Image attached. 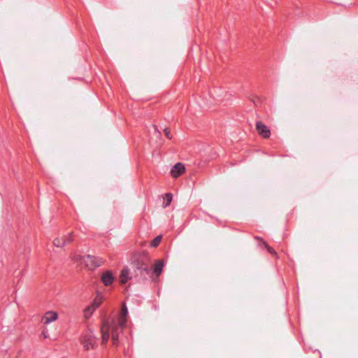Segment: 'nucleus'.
I'll return each instance as SVG.
<instances>
[{
  "instance_id": "1",
  "label": "nucleus",
  "mask_w": 358,
  "mask_h": 358,
  "mask_svg": "<svg viewBox=\"0 0 358 358\" xmlns=\"http://www.w3.org/2000/svg\"><path fill=\"white\" fill-rule=\"evenodd\" d=\"M127 308L125 304H123L117 320H113L112 321L107 320L103 322L101 328L103 344H106L111 336L113 344L117 345L119 334L122 332L123 327L127 323Z\"/></svg>"
},
{
  "instance_id": "2",
  "label": "nucleus",
  "mask_w": 358,
  "mask_h": 358,
  "mask_svg": "<svg viewBox=\"0 0 358 358\" xmlns=\"http://www.w3.org/2000/svg\"><path fill=\"white\" fill-rule=\"evenodd\" d=\"M148 258L145 257L144 259H139L136 262V272L138 275H141L143 278L151 277L152 269L149 264L146 262Z\"/></svg>"
},
{
  "instance_id": "3",
  "label": "nucleus",
  "mask_w": 358,
  "mask_h": 358,
  "mask_svg": "<svg viewBox=\"0 0 358 358\" xmlns=\"http://www.w3.org/2000/svg\"><path fill=\"white\" fill-rule=\"evenodd\" d=\"M81 343L85 350H89L93 349L96 345V338L94 333L90 329H88L83 334Z\"/></svg>"
},
{
  "instance_id": "4",
  "label": "nucleus",
  "mask_w": 358,
  "mask_h": 358,
  "mask_svg": "<svg viewBox=\"0 0 358 358\" xmlns=\"http://www.w3.org/2000/svg\"><path fill=\"white\" fill-rule=\"evenodd\" d=\"M85 261L91 269L101 266L105 262L104 259L101 257L91 255H87Z\"/></svg>"
},
{
  "instance_id": "5",
  "label": "nucleus",
  "mask_w": 358,
  "mask_h": 358,
  "mask_svg": "<svg viewBox=\"0 0 358 358\" xmlns=\"http://www.w3.org/2000/svg\"><path fill=\"white\" fill-rule=\"evenodd\" d=\"M256 129L258 134L263 138H269L271 132L268 128L262 122L258 121L256 122Z\"/></svg>"
},
{
  "instance_id": "6",
  "label": "nucleus",
  "mask_w": 358,
  "mask_h": 358,
  "mask_svg": "<svg viewBox=\"0 0 358 358\" xmlns=\"http://www.w3.org/2000/svg\"><path fill=\"white\" fill-rule=\"evenodd\" d=\"M101 280L105 286H110L113 283L115 276L110 271H107L102 274Z\"/></svg>"
},
{
  "instance_id": "7",
  "label": "nucleus",
  "mask_w": 358,
  "mask_h": 358,
  "mask_svg": "<svg viewBox=\"0 0 358 358\" xmlns=\"http://www.w3.org/2000/svg\"><path fill=\"white\" fill-rule=\"evenodd\" d=\"M73 241L71 234H69L67 236L60 238H56L53 241V244L55 247L60 248L66 244L71 243Z\"/></svg>"
},
{
  "instance_id": "8",
  "label": "nucleus",
  "mask_w": 358,
  "mask_h": 358,
  "mask_svg": "<svg viewBox=\"0 0 358 358\" xmlns=\"http://www.w3.org/2000/svg\"><path fill=\"white\" fill-rule=\"evenodd\" d=\"M164 268V262L162 260L159 259L157 260L155 265L153 271H152L151 277H153V278H157L161 273L162 272Z\"/></svg>"
},
{
  "instance_id": "9",
  "label": "nucleus",
  "mask_w": 358,
  "mask_h": 358,
  "mask_svg": "<svg viewBox=\"0 0 358 358\" xmlns=\"http://www.w3.org/2000/svg\"><path fill=\"white\" fill-rule=\"evenodd\" d=\"M185 166L182 163H177L172 168L171 174L173 178H178L185 172Z\"/></svg>"
},
{
  "instance_id": "10",
  "label": "nucleus",
  "mask_w": 358,
  "mask_h": 358,
  "mask_svg": "<svg viewBox=\"0 0 358 358\" xmlns=\"http://www.w3.org/2000/svg\"><path fill=\"white\" fill-rule=\"evenodd\" d=\"M58 315L54 311H48L42 318V322L47 324L52 322L55 321L57 319Z\"/></svg>"
},
{
  "instance_id": "11",
  "label": "nucleus",
  "mask_w": 358,
  "mask_h": 358,
  "mask_svg": "<svg viewBox=\"0 0 358 358\" xmlns=\"http://www.w3.org/2000/svg\"><path fill=\"white\" fill-rule=\"evenodd\" d=\"M131 278L129 269L127 267L123 268L120 275V283L125 284Z\"/></svg>"
},
{
  "instance_id": "12",
  "label": "nucleus",
  "mask_w": 358,
  "mask_h": 358,
  "mask_svg": "<svg viewBox=\"0 0 358 358\" xmlns=\"http://www.w3.org/2000/svg\"><path fill=\"white\" fill-rule=\"evenodd\" d=\"M102 301L103 296L101 295V293H97L91 305H92L94 308H97L102 303Z\"/></svg>"
},
{
  "instance_id": "13",
  "label": "nucleus",
  "mask_w": 358,
  "mask_h": 358,
  "mask_svg": "<svg viewBox=\"0 0 358 358\" xmlns=\"http://www.w3.org/2000/svg\"><path fill=\"white\" fill-rule=\"evenodd\" d=\"M96 309V308H94L92 305H90V306H88L87 307H86L84 310L85 317L86 319L90 318Z\"/></svg>"
},
{
  "instance_id": "14",
  "label": "nucleus",
  "mask_w": 358,
  "mask_h": 358,
  "mask_svg": "<svg viewBox=\"0 0 358 358\" xmlns=\"http://www.w3.org/2000/svg\"><path fill=\"white\" fill-rule=\"evenodd\" d=\"M162 236L161 235L159 236H157V237H155L150 243V245L153 248H155L157 246L159 245V244L160 243L161 241H162Z\"/></svg>"
},
{
  "instance_id": "15",
  "label": "nucleus",
  "mask_w": 358,
  "mask_h": 358,
  "mask_svg": "<svg viewBox=\"0 0 358 358\" xmlns=\"http://www.w3.org/2000/svg\"><path fill=\"white\" fill-rule=\"evenodd\" d=\"M164 133L165 134V136L169 138V139H171L172 138L171 135V131L169 130V128H165L164 129Z\"/></svg>"
},
{
  "instance_id": "16",
  "label": "nucleus",
  "mask_w": 358,
  "mask_h": 358,
  "mask_svg": "<svg viewBox=\"0 0 358 358\" xmlns=\"http://www.w3.org/2000/svg\"><path fill=\"white\" fill-rule=\"evenodd\" d=\"M266 248L268 252L269 253H271V255H277L276 252H275V250L272 248L268 246V245H266Z\"/></svg>"
},
{
  "instance_id": "17",
  "label": "nucleus",
  "mask_w": 358,
  "mask_h": 358,
  "mask_svg": "<svg viewBox=\"0 0 358 358\" xmlns=\"http://www.w3.org/2000/svg\"><path fill=\"white\" fill-rule=\"evenodd\" d=\"M166 198L168 199V202L169 203L171 201V199H172V195L171 194H166Z\"/></svg>"
},
{
  "instance_id": "18",
  "label": "nucleus",
  "mask_w": 358,
  "mask_h": 358,
  "mask_svg": "<svg viewBox=\"0 0 358 358\" xmlns=\"http://www.w3.org/2000/svg\"><path fill=\"white\" fill-rule=\"evenodd\" d=\"M153 129H154L155 131H157L158 133H159V131L157 130V127L156 125H153Z\"/></svg>"
}]
</instances>
